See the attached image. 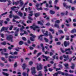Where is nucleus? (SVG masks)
I'll return each instance as SVG.
<instances>
[{
    "mask_svg": "<svg viewBox=\"0 0 76 76\" xmlns=\"http://www.w3.org/2000/svg\"><path fill=\"white\" fill-rule=\"evenodd\" d=\"M20 16V17H22V16H23V13H22L21 12H19L18 13Z\"/></svg>",
    "mask_w": 76,
    "mask_h": 76,
    "instance_id": "24",
    "label": "nucleus"
},
{
    "mask_svg": "<svg viewBox=\"0 0 76 76\" xmlns=\"http://www.w3.org/2000/svg\"><path fill=\"white\" fill-rule=\"evenodd\" d=\"M6 1H8V0H0V2H6Z\"/></svg>",
    "mask_w": 76,
    "mask_h": 76,
    "instance_id": "45",
    "label": "nucleus"
},
{
    "mask_svg": "<svg viewBox=\"0 0 76 76\" xmlns=\"http://www.w3.org/2000/svg\"><path fill=\"white\" fill-rule=\"evenodd\" d=\"M13 17L15 19H19L20 18L19 16H18L17 15L15 16V15H13Z\"/></svg>",
    "mask_w": 76,
    "mask_h": 76,
    "instance_id": "19",
    "label": "nucleus"
},
{
    "mask_svg": "<svg viewBox=\"0 0 76 76\" xmlns=\"http://www.w3.org/2000/svg\"><path fill=\"white\" fill-rule=\"evenodd\" d=\"M44 39L45 41V42H48V39H47V38L45 37Z\"/></svg>",
    "mask_w": 76,
    "mask_h": 76,
    "instance_id": "36",
    "label": "nucleus"
},
{
    "mask_svg": "<svg viewBox=\"0 0 76 76\" xmlns=\"http://www.w3.org/2000/svg\"><path fill=\"white\" fill-rule=\"evenodd\" d=\"M44 37V35H41L39 36L38 37L39 39H40L41 41H42V37Z\"/></svg>",
    "mask_w": 76,
    "mask_h": 76,
    "instance_id": "15",
    "label": "nucleus"
},
{
    "mask_svg": "<svg viewBox=\"0 0 76 76\" xmlns=\"http://www.w3.org/2000/svg\"><path fill=\"white\" fill-rule=\"evenodd\" d=\"M30 39L31 41H34V39L32 37H30Z\"/></svg>",
    "mask_w": 76,
    "mask_h": 76,
    "instance_id": "52",
    "label": "nucleus"
},
{
    "mask_svg": "<svg viewBox=\"0 0 76 76\" xmlns=\"http://www.w3.org/2000/svg\"><path fill=\"white\" fill-rule=\"evenodd\" d=\"M1 31V32L4 31L5 32H7V33H8V34H10V32L7 31V28L5 27H2Z\"/></svg>",
    "mask_w": 76,
    "mask_h": 76,
    "instance_id": "6",
    "label": "nucleus"
},
{
    "mask_svg": "<svg viewBox=\"0 0 76 76\" xmlns=\"http://www.w3.org/2000/svg\"><path fill=\"white\" fill-rule=\"evenodd\" d=\"M44 35L45 36V37H47L49 35L50 38L51 39V40H52L53 36H52V35H51V33H50L49 34H48V31H46V33H44Z\"/></svg>",
    "mask_w": 76,
    "mask_h": 76,
    "instance_id": "4",
    "label": "nucleus"
},
{
    "mask_svg": "<svg viewBox=\"0 0 76 76\" xmlns=\"http://www.w3.org/2000/svg\"><path fill=\"white\" fill-rule=\"evenodd\" d=\"M42 57H43L44 58H45L46 61H48V58H50V57L49 56H45L44 55H42Z\"/></svg>",
    "mask_w": 76,
    "mask_h": 76,
    "instance_id": "12",
    "label": "nucleus"
},
{
    "mask_svg": "<svg viewBox=\"0 0 76 76\" xmlns=\"http://www.w3.org/2000/svg\"><path fill=\"white\" fill-rule=\"evenodd\" d=\"M37 23L38 25H40L41 26H43L44 25L43 23H41L40 21H38Z\"/></svg>",
    "mask_w": 76,
    "mask_h": 76,
    "instance_id": "18",
    "label": "nucleus"
},
{
    "mask_svg": "<svg viewBox=\"0 0 76 76\" xmlns=\"http://www.w3.org/2000/svg\"><path fill=\"white\" fill-rule=\"evenodd\" d=\"M1 44L3 45H5L7 44V43L5 41L3 42H1Z\"/></svg>",
    "mask_w": 76,
    "mask_h": 76,
    "instance_id": "23",
    "label": "nucleus"
},
{
    "mask_svg": "<svg viewBox=\"0 0 76 76\" xmlns=\"http://www.w3.org/2000/svg\"><path fill=\"white\" fill-rule=\"evenodd\" d=\"M68 2H69L70 3H71L72 4L73 3V1H72V0H67Z\"/></svg>",
    "mask_w": 76,
    "mask_h": 76,
    "instance_id": "40",
    "label": "nucleus"
},
{
    "mask_svg": "<svg viewBox=\"0 0 76 76\" xmlns=\"http://www.w3.org/2000/svg\"><path fill=\"white\" fill-rule=\"evenodd\" d=\"M42 53L41 52H40L39 53H38L37 55V57H39V56H40V55Z\"/></svg>",
    "mask_w": 76,
    "mask_h": 76,
    "instance_id": "48",
    "label": "nucleus"
},
{
    "mask_svg": "<svg viewBox=\"0 0 76 76\" xmlns=\"http://www.w3.org/2000/svg\"><path fill=\"white\" fill-rule=\"evenodd\" d=\"M48 70L49 72H52L53 70V69L51 68H49Z\"/></svg>",
    "mask_w": 76,
    "mask_h": 76,
    "instance_id": "60",
    "label": "nucleus"
},
{
    "mask_svg": "<svg viewBox=\"0 0 76 76\" xmlns=\"http://www.w3.org/2000/svg\"><path fill=\"white\" fill-rule=\"evenodd\" d=\"M63 6L64 7H66L67 6H66V3L64 2L63 3Z\"/></svg>",
    "mask_w": 76,
    "mask_h": 76,
    "instance_id": "53",
    "label": "nucleus"
},
{
    "mask_svg": "<svg viewBox=\"0 0 76 76\" xmlns=\"http://www.w3.org/2000/svg\"><path fill=\"white\" fill-rule=\"evenodd\" d=\"M40 45H41V47L42 48H44V44H42V43H41L40 44Z\"/></svg>",
    "mask_w": 76,
    "mask_h": 76,
    "instance_id": "58",
    "label": "nucleus"
},
{
    "mask_svg": "<svg viewBox=\"0 0 76 76\" xmlns=\"http://www.w3.org/2000/svg\"><path fill=\"white\" fill-rule=\"evenodd\" d=\"M50 56H52L53 55V53L51 52H50Z\"/></svg>",
    "mask_w": 76,
    "mask_h": 76,
    "instance_id": "59",
    "label": "nucleus"
},
{
    "mask_svg": "<svg viewBox=\"0 0 76 76\" xmlns=\"http://www.w3.org/2000/svg\"><path fill=\"white\" fill-rule=\"evenodd\" d=\"M1 60H2V61H6V59H5V58L3 57H1Z\"/></svg>",
    "mask_w": 76,
    "mask_h": 76,
    "instance_id": "37",
    "label": "nucleus"
},
{
    "mask_svg": "<svg viewBox=\"0 0 76 76\" xmlns=\"http://www.w3.org/2000/svg\"><path fill=\"white\" fill-rule=\"evenodd\" d=\"M13 36L10 35L7 37V41H10L11 42H13Z\"/></svg>",
    "mask_w": 76,
    "mask_h": 76,
    "instance_id": "5",
    "label": "nucleus"
},
{
    "mask_svg": "<svg viewBox=\"0 0 76 76\" xmlns=\"http://www.w3.org/2000/svg\"><path fill=\"white\" fill-rule=\"evenodd\" d=\"M30 36H31V37H32L33 38H35L37 36H36L34 35H33V34H30Z\"/></svg>",
    "mask_w": 76,
    "mask_h": 76,
    "instance_id": "28",
    "label": "nucleus"
},
{
    "mask_svg": "<svg viewBox=\"0 0 76 76\" xmlns=\"http://www.w3.org/2000/svg\"><path fill=\"white\" fill-rule=\"evenodd\" d=\"M49 30L50 32H52V34H54V30L52 29L51 28H49Z\"/></svg>",
    "mask_w": 76,
    "mask_h": 76,
    "instance_id": "16",
    "label": "nucleus"
},
{
    "mask_svg": "<svg viewBox=\"0 0 76 76\" xmlns=\"http://www.w3.org/2000/svg\"><path fill=\"white\" fill-rule=\"evenodd\" d=\"M23 76H26V73L25 72H23Z\"/></svg>",
    "mask_w": 76,
    "mask_h": 76,
    "instance_id": "64",
    "label": "nucleus"
},
{
    "mask_svg": "<svg viewBox=\"0 0 76 76\" xmlns=\"http://www.w3.org/2000/svg\"><path fill=\"white\" fill-rule=\"evenodd\" d=\"M66 38L65 39L66 40H69V36H66Z\"/></svg>",
    "mask_w": 76,
    "mask_h": 76,
    "instance_id": "34",
    "label": "nucleus"
},
{
    "mask_svg": "<svg viewBox=\"0 0 76 76\" xmlns=\"http://www.w3.org/2000/svg\"><path fill=\"white\" fill-rule=\"evenodd\" d=\"M14 67H16L17 66H18V65H17V62H15L14 64Z\"/></svg>",
    "mask_w": 76,
    "mask_h": 76,
    "instance_id": "43",
    "label": "nucleus"
},
{
    "mask_svg": "<svg viewBox=\"0 0 76 76\" xmlns=\"http://www.w3.org/2000/svg\"><path fill=\"white\" fill-rule=\"evenodd\" d=\"M50 13L51 15H54V14L55 13V12L52 10H50Z\"/></svg>",
    "mask_w": 76,
    "mask_h": 76,
    "instance_id": "21",
    "label": "nucleus"
},
{
    "mask_svg": "<svg viewBox=\"0 0 76 76\" xmlns=\"http://www.w3.org/2000/svg\"><path fill=\"white\" fill-rule=\"evenodd\" d=\"M2 73L3 75H4V76H8L9 75L7 73H5L4 72H2Z\"/></svg>",
    "mask_w": 76,
    "mask_h": 76,
    "instance_id": "26",
    "label": "nucleus"
},
{
    "mask_svg": "<svg viewBox=\"0 0 76 76\" xmlns=\"http://www.w3.org/2000/svg\"><path fill=\"white\" fill-rule=\"evenodd\" d=\"M41 71H39V73L38 74V76H42V74L41 73Z\"/></svg>",
    "mask_w": 76,
    "mask_h": 76,
    "instance_id": "32",
    "label": "nucleus"
},
{
    "mask_svg": "<svg viewBox=\"0 0 76 76\" xmlns=\"http://www.w3.org/2000/svg\"><path fill=\"white\" fill-rule=\"evenodd\" d=\"M19 1H17V2H15V5H18L19 4Z\"/></svg>",
    "mask_w": 76,
    "mask_h": 76,
    "instance_id": "62",
    "label": "nucleus"
},
{
    "mask_svg": "<svg viewBox=\"0 0 76 76\" xmlns=\"http://www.w3.org/2000/svg\"><path fill=\"white\" fill-rule=\"evenodd\" d=\"M72 66H70V67L72 69H75V64L73 63L72 64Z\"/></svg>",
    "mask_w": 76,
    "mask_h": 76,
    "instance_id": "13",
    "label": "nucleus"
},
{
    "mask_svg": "<svg viewBox=\"0 0 76 76\" xmlns=\"http://www.w3.org/2000/svg\"><path fill=\"white\" fill-rule=\"evenodd\" d=\"M0 65L1 66V67H3L4 66V64L0 62Z\"/></svg>",
    "mask_w": 76,
    "mask_h": 76,
    "instance_id": "51",
    "label": "nucleus"
},
{
    "mask_svg": "<svg viewBox=\"0 0 76 76\" xmlns=\"http://www.w3.org/2000/svg\"><path fill=\"white\" fill-rule=\"evenodd\" d=\"M54 26L55 28H59V26L57 24L55 23Z\"/></svg>",
    "mask_w": 76,
    "mask_h": 76,
    "instance_id": "29",
    "label": "nucleus"
},
{
    "mask_svg": "<svg viewBox=\"0 0 76 76\" xmlns=\"http://www.w3.org/2000/svg\"><path fill=\"white\" fill-rule=\"evenodd\" d=\"M15 37H18V31H15Z\"/></svg>",
    "mask_w": 76,
    "mask_h": 76,
    "instance_id": "33",
    "label": "nucleus"
},
{
    "mask_svg": "<svg viewBox=\"0 0 76 76\" xmlns=\"http://www.w3.org/2000/svg\"><path fill=\"white\" fill-rule=\"evenodd\" d=\"M13 28V26H11L9 28V30L11 31V30H12V28Z\"/></svg>",
    "mask_w": 76,
    "mask_h": 76,
    "instance_id": "46",
    "label": "nucleus"
},
{
    "mask_svg": "<svg viewBox=\"0 0 76 76\" xmlns=\"http://www.w3.org/2000/svg\"><path fill=\"white\" fill-rule=\"evenodd\" d=\"M71 7H72V6H69L66 5V9H69L70 10V8H71Z\"/></svg>",
    "mask_w": 76,
    "mask_h": 76,
    "instance_id": "30",
    "label": "nucleus"
},
{
    "mask_svg": "<svg viewBox=\"0 0 76 76\" xmlns=\"http://www.w3.org/2000/svg\"><path fill=\"white\" fill-rule=\"evenodd\" d=\"M39 4H38V3H37L36 4V7H39Z\"/></svg>",
    "mask_w": 76,
    "mask_h": 76,
    "instance_id": "50",
    "label": "nucleus"
},
{
    "mask_svg": "<svg viewBox=\"0 0 76 76\" xmlns=\"http://www.w3.org/2000/svg\"><path fill=\"white\" fill-rule=\"evenodd\" d=\"M15 8H17V7H16L14 6L13 7H11V9L12 10H14Z\"/></svg>",
    "mask_w": 76,
    "mask_h": 76,
    "instance_id": "47",
    "label": "nucleus"
},
{
    "mask_svg": "<svg viewBox=\"0 0 76 76\" xmlns=\"http://www.w3.org/2000/svg\"><path fill=\"white\" fill-rule=\"evenodd\" d=\"M63 56L64 58H67L68 60V59H69V55H67V56H66L65 55H64Z\"/></svg>",
    "mask_w": 76,
    "mask_h": 76,
    "instance_id": "17",
    "label": "nucleus"
},
{
    "mask_svg": "<svg viewBox=\"0 0 76 76\" xmlns=\"http://www.w3.org/2000/svg\"><path fill=\"white\" fill-rule=\"evenodd\" d=\"M23 44V42L22 41H20L19 42V45H22Z\"/></svg>",
    "mask_w": 76,
    "mask_h": 76,
    "instance_id": "31",
    "label": "nucleus"
},
{
    "mask_svg": "<svg viewBox=\"0 0 76 76\" xmlns=\"http://www.w3.org/2000/svg\"><path fill=\"white\" fill-rule=\"evenodd\" d=\"M41 15V12H38L37 13L34 14V16L36 18H37Z\"/></svg>",
    "mask_w": 76,
    "mask_h": 76,
    "instance_id": "11",
    "label": "nucleus"
},
{
    "mask_svg": "<svg viewBox=\"0 0 76 76\" xmlns=\"http://www.w3.org/2000/svg\"><path fill=\"white\" fill-rule=\"evenodd\" d=\"M37 70L38 71L42 70V65L41 64H39L38 66H37Z\"/></svg>",
    "mask_w": 76,
    "mask_h": 76,
    "instance_id": "8",
    "label": "nucleus"
},
{
    "mask_svg": "<svg viewBox=\"0 0 76 76\" xmlns=\"http://www.w3.org/2000/svg\"><path fill=\"white\" fill-rule=\"evenodd\" d=\"M70 33L74 34L75 33V28H73L72 30L70 31Z\"/></svg>",
    "mask_w": 76,
    "mask_h": 76,
    "instance_id": "35",
    "label": "nucleus"
},
{
    "mask_svg": "<svg viewBox=\"0 0 76 76\" xmlns=\"http://www.w3.org/2000/svg\"><path fill=\"white\" fill-rule=\"evenodd\" d=\"M59 67H60V68H61V69H63V66L60 64H59L58 65Z\"/></svg>",
    "mask_w": 76,
    "mask_h": 76,
    "instance_id": "54",
    "label": "nucleus"
},
{
    "mask_svg": "<svg viewBox=\"0 0 76 76\" xmlns=\"http://www.w3.org/2000/svg\"><path fill=\"white\" fill-rule=\"evenodd\" d=\"M60 75L61 74L63 76H74L73 74H69L66 73H65L64 72H61V71H59L58 72L56 73H55L54 74H53V76H58V75Z\"/></svg>",
    "mask_w": 76,
    "mask_h": 76,
    "instance_id": "1",
    "label": "nucleus"
},
{
    "mask_svg": "<svg viewBox=\"0 0 76 76\" xmlns=\"http://www.w3.org/2000/svg\"><path fill=\"white\" fill-rule=\"evenodd\" d=\"M2 70L3 71V72H5V71H6V72H7L8 71V69H3Z\"/></svg>",
    "mask_w": 76,
    "mask_h": 76,
    "instance_id": "56",
    "label": "nucleus"
},
{
    "mask_svg": "<svg viewBox=\"0 0 76 76\" xmlns=\"http://www.w3.org/2000/svg\"><path fill=\"white\" fill-rule=\"evenodd\" d=\"M8 4H7V5L8 6H9V5H11V1L10 0H8Z\"/></svg>",
    "mask_w": 76,
    "mask_h": 76,
    "instance_id": "41",
    "label": "nucleus"
},
{
    "mask_svg": "<svg viewBox=\"0 0 76 76\" xmlns=\"http://www.w3.org/2000/svg\"><path fill=\"white\" fill-rule=\"evenodd\" d=\"M22 39L23 40V41H26V38H25V37H23L22 38Z\"/></svg>",
    "mask_w": 76,
    "mask_h": 76,
    "instance_id": "49",
    "label": "nucleus"
},
{
    "mask_svg": "<svg viewBox=\"0 0 76 76\" xmlns=\"http://www.w3.org/2000/svg\"><path fill=\"white\" fill-rule=\"evenodd\" d=\"M54 8L55 9H57V10H59V7H57L56 5L54 6Z\"/></svg>",
    "mask_w": 76,
    "mask_h": 76,
    "instance_id": "38",
    "label": "nucleus"
},
{
    "mask_svg": "<svg viewBox=\"0 0 76 76\" xmlns=\"http://www.w3.org/2000/svg\"><path fill=\"white\" fill-rule=\"evenodd\" d=\"M37 10L38 11H39V10H42V8L41 7L40 8L37 7Z\"/></svg>",
    "mask_w": 76,
    "mask_h": 76,
    "instance_id": "25",
    "label": "nucleus"
},
{
    "mask_svg": "<svg viewBox=\"0 0 76 76\" xmlns=\"http://www.w3.org/2000/svg\"><path fill=\"white\" fill-rule=\"evenodd\" d=\"M13 17V15L12 14H10L9 15V17L10 18H12V17Z\"/></svg>",
    "mask_w": 76,
    "mask_h": 76,
    "instance_id": "61",
    "label": "nucleus"
},
{
    "mask_svg": "<svg viewBox=\"0 0 76 76\" xmlns=\"http://www.w3.org/2000/svg\"><path fill=\"white\" fill-rule=\"evenodd\" d=\"M18 49H22V48H19V47H17L16 48H15V50H16V51H19V50Z\"/></svg>",
    "mask_w": 76,
    "mask_h": 76,
    "instance_id": "22",
    "label": "nucleus"
},
{
    "mask_svg": "<svg viewBox=\"0 0 76 76\" xmlns=\"http://www.w3.org/2000/svg\"><path fill=\"white\" fill-rule=\"evenodd\" d=\"M20 35L22 36L23 35H24V34H26V35H28V33H27V32H26V31H24V33H20Z\"/></svg>",
    "mask_w": 76,
    "mask_h": 76,
    "instance_id": "14",
    "label": "nucleus"
},
{
    "mask_svg": "<svg viewBox=\"0 0 76 76\" xmlns=\"http://www.w3.org/2000/svg\"><path fill=\"white\" fill-rule=\"evenodd\" d=\"M28 15L29 16L28 17V19H29V20H28L27 21V23H32V21L31 20H33V19L30 16H32L33 14H29Z\"/></svg>",
    "mask_w": 76,
    "mask_h": 76,
    "instance_id": "3",
    "label": "nucleus"
},
{
    "mask_svg": "<svg viewBox=\"0 0 76 76\" xmlns=\"http://www.w3.org/2000/svg\"><path fill=\"white\" fill-rule=\"evenodd\" d=\"M27 66V65L26 63H24L23 64L22 67L23 70H25L26 67Z\"/></svg>",
    "mask_w": 76,
    "mask_h": 76,
    "instance_id": "10",
    "label": "nucleus"
},
{
    "mask_svg": "<svg viewBox=\"0 0 76 76\" xmlns=\"http://www.w3.org/2000/svg\"><path fill=\"white\" fill-rule=\"evenodd\" d=\"M55 23H60V21L59 20H57L55 21Z\"/></svg>",
    "mask_w": 76,
    "mask_h": 76,
    "instance_id": "39",
    "label": "nucleus"
},
{
    "mask_svg": "<svg viewBox=\"0 0 76 76\" xmlns=\"http://www.w3.org/2000/svg\"><path fill=\"white\" fill-rule=\"evenodd\" d=\"M60 49L61 52H62V53H64L65 52H66L65 53L66 54H72V51H70V48L65 49V51L63 50V49L62 48H61ZM67 51H69V52H66Z\"/></svg>",
    "mask_w": 76,
    "mask_h": 76,
    "instance_id": "2",
    "label": "nucleus"
},
{
    "mask_svg": "<svg viewBox=\"0 0 76 76\" xmlns=\"http://www.w3.org/2000/svg\"><path fill=\"white\" fill-rule=\"evenodd\" d=\"M31 73L32 75H34L37 73L35 70V67H33L31 68Z\"/></svg>",
    "mask_w": 76,
    "mask_h": 76,
    "instance_id": "7",
    "label": "nucleus"
},
{
    "mask_svg": "<svg viewBox=\"0 0 76 76\" xmlns=\"http://www.w3.org/2000/svg\"><path fill=\"white\" fill-rule=\"evenodd\" d=\"M70 44V42H67L66 41H65L64 42V45L65 47H67V46H69V44Z\"/></svg>",
    "mask_w": 76,
    "mask_h": 76,
    "instance_id": "9",
    "label": "nucleus"
},
{
    "mask_svg": "<svg viewBox=\"0 0 76 76\" xmlns=\"http://www.w3.org/2000/svg\"><path fill=\"white\" fill-rule=\"evenodd\" d=\"M3 20H0V25L1 26H3Z\"/></svg>",
    "mask_w": 76,
    "mask_h": 76,
    "instance_id": "27",
    "label": "nucleus"
},
{
    "mask_svg": "<svg viewBox=\"0 0 76 76\" xmlns=\"http://www.w3.org/2000/svg\"><path fill=\"white\" fill-rule=\"evenodd\" d=\"M58 32L60 34H63V31H62L61 30H58Z\"/></svg>",
    "mask_w": 76,
    "mask_h": 76,
    "instance_id": "42",
    "label": "nucleus"
},
{
    "mask_svg": "<svg viewBox=\"0 0 76 76\" xmlns=\"http://www.w3.org/2000/svg\"><path fill=\"white\" fill-rule=\"evenodd\" d=\"M64 31L65 32H67V28L66 27H65L64 28Z\"/></svg>",
    "mask_w": 76,
    "mask_h": 76,
    "instance_id": "63",
    "label": "nucleus"
},
{
    "mask_svg": "<svg viewBox=\"0 0 76 76\" xmlns=\"http://www.w3.org/2000/svg\"><path fill=\"white\" fill-rule=\"evenodd\" d=\"M29 64L30 66H31L32 64H33V62H32V61H31L29 62Z\"/></svg>",
    "mask_w": 76,
    "mask_h": 76,
    "instance_id": "57",
    "label": "nucleus"
},
{
    "mask_svg": "<svg viewBox=\"0 0 76 76\" xmlns=\"http://www.w3.org/2000/svg\"><path fill=\"white\" fill-rule=\"evenodd\" d=\"M1 54L2 55H4V56H8L9 55L8 53H4L3 51L1 52Z\"/></svg>",
    "mask_w": 76,
    "mask_h": 76,
    "instance_id": "20",
    "label": "nucleus"
},
{
    "mask_svg": "<svg viewBox=\"0 0 76 76\" xmlns=\"http://www.w3.org/2000/svg\"><path fill=\"white\" fill-rule=\"evenodd\" d=\"M49 4H50V5H51V4H52V0L49 1Z\"/></svg>",
    "mask_w": 76,
    "mask_h": 76,
    "instance_id": "55",
    "label": "nucleus"
},
{
    "mask_svg": "<svg viewBox=\"0 0 76 76\" xmlns=\"http://www.w3.org/2000/svg\"><path fill=\"white\" fill-rule=\"evenodd\" d=\"M7 13H8V12H6L4 13L3 14H1V16H3L4 15H7Z\"/></svg>",
    "mask_w": 76,
    "mask_h": 76,
    "instance_id": "44",
    "label": "nucleus"
}]
</instances>
